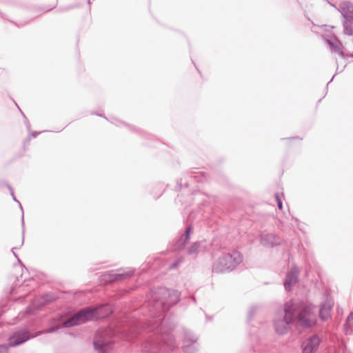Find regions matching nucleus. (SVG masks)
<instances>
[{"label":"nucleus","instance_id":"obj_1","mask_svg":"<svg viewBox=\"0 0 353 353\" xmlns=\"http://www.w3.org/2000/svg\"><path fill=\"white\" fill-rule=\"evenodd\" d=\"M180 295V292L176 290L160 288L150 292L148 303L145 307L148 309L150 316L159 318L179 302Z\"/></svg>","mask_w":353,"mask_h":353},{"label":"nucleus","instance_id":"obj_2","mask_svg":"<svg viewBox=\"0 0 353 353\" xmlns=\"http://www.w3.org/2000/svg\"><path fill=\"white\" fill-rule=\"evenodd\" d=\"M159 324L156 321L152 326H148V332H157L161 333V336H156L145 341L141 346L142 353H168L175 347V340L170 332H162L159 328Z\"/></svg>","mask_w":353,"mask_h":353},{"label":"nucleus","instance_id":"obj_3","mask_svg":"<svg viewBox=\"0 0 353 353\" xmlns=\"http://www.w3.org/2000/svg\"><path fill=\"white\" fill-rule=\"evenodd\" d=\"M243 259L241 253L236 250L225 253L213 263L212 272L222 273L232 271L243 261Z\"/></svg>","mask_w":353,"mask_h":353},{"label":"nucleus","instance_id":"obj_4","mask_svg":"<svg viewBox=\"0 0 353 353\" xmlns=\"http://www.w3.org/2000/svg\"><path fill=\"white\" fill-rule=\"evenodd\" d=\"M294 308L292 302L289 301L284 305V315L277 316L274 321L276 333L283 335L287 333L290 324L294 321Z\"/></svg>","mask_w":353,"mask_h":353},{"label":"nucleus","instance_id":"obj_5","mask_svg":"<svg viewBox=\"0 0 353 353\" xmlns=\"http://www.w3.org/2000/svg\"><path fill=\"white\" fill-rule=\"evenodd\" d=\"M94 349L99 353H106L113 347L110 329L101 328L97 331L93 340Z\"/></svg>","mask_w":353,"mask_h":353},{"label":"nucleus","instance_id":"obj_6","mask_svg":"<svg viewBox=\"0 0 353 353\" xmlns=\"http://www.w3.org/2000/svg\"><path fill=\"white\" fill-rule=\"evenodd\" d=\"M316 321L314 307L311 304H303L297 315V325L307 328L315 325Z\"/></svg>","mask_w":353,"mask_h":353},{"label":"nucleus","instance_id":"obj_7","mask_svg":"<svg viewBox=\"0 0 353 353\" xmlns=\"http://www.w3.org/2000/svg\"><path fill=\"white\" fill-rule=\"evenodd\" d=\"M83 323H85L84 320L82 319L81 314H80L79 312L78 311L77 312L74 314L72 316L69 317L61 325L52 326L48 329H46L45 330H43V331L39 332L37 335H38L39 334L55 332L59 329H60L61 327H70L79 325Z\"/></svg>","mask_w":353,"mask_h":353},{"label":"nucleus","instance_id":"obj_8","mask_svg":"<svg viewBox=\"0 0 353 353\" xmlns=\"http://www.w3.org/2000/svg\"><path fill=\"white\" fill-rule=\"evenodd\" d=\"M34 336V335L30 334L28 329H23L14 332L12 335L9 337L8 345L11 347H15Z\"/></svg>","mask_w":353,"mask_h":353},{"label":"nucleus","instance_id":"obj_9","mask_svg":"<svg viewBox=\"0 0 353 353\" xmlns=\"http://www.w3.org/2000/svg\"><path fill=\"white\" fill-rule=\"evenodd\" d=\"M321 342V339L316 334L309 336L302 343V353L316 352Z\"/></svg>","mask_w":353,"mask_h":353},{"label":"nucleus","instance_id":"obj_10","mask_svg":"<svg viewBox=\"0 0 353 353\" xmlns=\"http://www.w3.org/2000/svg\"><path fill=\"white\" fill-rule=\"evenodd\" d=\"M143 327L142 322L133 321L128 329L123 331V337L128 341H132L140 333V330Z\"/></svg>","mask_w":353,"mask_h":353},{"label":"nucleus","instance_id":"obj_11","mask_svg":"<svg viewBox=\"0 0 353 353\" xmlns=\"http://www.w3.org/2000/svg\"><path fill=\"white\" fill-rule=\"evenodd\" d=\"M101 307L102 306L97 307H86L81 309L79 312L80 314H81L84 322L86 323L95 319H98L99 317V311Z\"/></svg>","mask_w":353,"mask_h":353},{"label":"nucleus","instance_id":"obj_12","mask_svg":"<svg viewBox=\"0 0 353 353\" xmlns=\"http://www.w3.org/2000/svg\"><path fill=\"white\" fill-rule=\"evenodd\" d=\"M299 273V269L296 266H294L287 274L284 281V287L287 291L291 290L292 286L297 283Z\"/></svg>","mask_w":353,"mask_h":353},{"label":"nucleus","instance_id":"obj_13","mask_svg":"<svg viewBox=\"0 0 353 353\" xmlns=\"http://www.w3.org/2000/svg\"><path fill=\"white\" fill-rule=\"evenodd\" d=\"M339 12L345 20L353 21V3L350 1H343L339 4Z\"/></svg>","mask_w":353,"mask_h":353},{"label":"nucleus","instance_id":"obj_14","mask_svg":"<svg viewBox=\"0 0 353 353\" xmlns=\"http://www.w3.org/2000/svg\"><path fill=\"white\" fill-rule=\"evenodd\" d=\"M196 341L197 338L195 336L188 333L184 340L185 344L183 346V352L185 353H194L197 350Z\"/></svg>","mask_w":353,"mask_h":353},{"label":"nucleus","instance_id":"obj_15","mask_svg":"<svg viewBox=\"0 0 353 353\" xmlns=\"http://www.w3.org/2000/svg\"><path fill=\"white\" fill-rule=\"evenodd\" d=\"M261 242L263 246L272 248L279 245L281 243V239L279 236L270 233L263 235L261 239Z\"/></svg>","mask_w":353,"mask_h":353},{"label":"nucleus","instance_id":"obj_16","mask_svg":"<svg viewBox=\"0 0 353 353\" xmlns=\"http://www.w3.org/2000/svg\"><path fill=\"white\" fill-rule=\"evenodd\" d=\"M327 42L334 52L338 53L340 56L343 57V45L336 38L327 39Z\"/></svg>","mask_w":353,"mask_h":353},{"label":"nucleus","instance_id":"obj_17","mask_svg":"<svg viewBox=\"0 0 353 353\" xmlns=\"http://www.w3.org/2000/svg\"><path fill=\"white\" fill-rule=\"evenodd\" d=\"M134 274V270H130L121 274H110L108 279H105V283H111L113 281H120L131 276Z\"/></svg>","mask_w":353,"mask_h":353},{"label":"nucleus","instance_id":"obj_18","mask_svg":"<svg viewBox=\"0 0 353 353\" xmlns=\"http://www.w3.org/2000/svg\"><path fill=\"white\" fill-rule=\"evenodd\" d=\"M332 307L326 303L321 305L319 316L323 321L327 320L331 316Z\"/></svg>","mask_w":353,"mask_h":353},{"label":"nucleus","instance_id":"obj_19","mask_svg":"<svg viewBox=\"0 0 353 353\" xmlns=\"http://www.w3.org/2000/svg\"><path fill=\"white\" fill-rule=\"evenodd\" d=\"M191 231H192L191 226H188L186 228V230L185 231V233L183 234V236L179 240V243L180 245L177 247L178 249L183 248V247L185 246L186 243L190 240V235Z\"/></svg>","mask_w":353,"mask_h":353},{"label":"nucleus","instance_id":"obj_20","mask_svg":"<svg viewBox=\"0 0 353 353\" xmlns=\"http://www.w3.org/2000/svg\"><path fill=\"white\" fill-rule=\"evenodd\" d=\"M203 242L202 241H196L194 243L191 247L188 249V254H197L200 252H201L203 250V247H202Z\"/></svg>","mask_w":353,"mask_h":353},{"label":"nucleus","instance_id":"obj_21","mask_svg":"<svg viewBox=\"0 0 353 353\" xmlns=\"http://www.w3.org/2000/svg\"><path fill=\"white\" fill-rule=\"evenodd\" d=\"M350 21L345 20L343 23L344 34L352 36L353 34V27L350 23Z\"/></svg>","mask_w":353,"mask_h":353},{"label":"nucleus","instance_id":"obj_22","mask_svg":"<svg viewBox=\"0 0 353 353\" xmlns=\"http://www.w3.org/2000/svg\"><path fill=\"white\" fill-rule=\"evenodd\" d=\"M353 319V312H350L348 315L346 322L344 324V330L346 333V334H353V331L351 328L349 327V323Z\"/></svg>","mask_w":353,"mask_h":353},{"label":"nucleus","instance_id":"obj_23","mask_svg":"<svg viewBox=\"0 0 353 353\" xmlns=\"http://www.w3.org/2000/svg\"><path fill=\"white\" fill-rule=\"evenodd\" d=\"M275 199L276 201L279 209V210H282L283 205H282L281 198V196H279V194H275Z\"/></svg>","mask_w":353,"mask_h":353},{"label":"nucleus","instance_id":"obj_24","mask_svg":"<svg viewBox=\"0 0 353 353\" xmlns=\"http://www.w3.org/2000/svg\"><path fill=\"white\" fill-rule=\"evenodd\" d=\"M182 262V259H177L175 262L170 265V269H175L178 267L179 264Z\"/></svg>","mask_w":353,"mask_h":353},{"label":"nucleus","instance_id":"obj_25","mask_svg":"<svg viewBox=\"0 0 353 353\" xmlns=\"http://www.w3.org/2000/svg\"><path fill=\"white\" fill-rule=\"evenodd\" d=\"M9 188H10V192H11V195H12V196L13 199H14L16 202H17V203L19 204V206H20L21 209H22L21 204V203H20V202H19V201L16 199V197H15V196H14V191H13L12 188L11 187H9Z\"/></svg>","mask_w":353,"mask_h":353},{"label":"nucleus","instance_id":"obj_26","mask_svg":"<svg viewBox=\"0 0 353 353\" xmlns=\"http://www.w3.org/2000/svg\"><path fill=\"white\" fill-rule=\"evenodd\" d=\"M0 353H8V347L5 345H0Z\"/></svg>","mask_w":353,"mask_h":353},{"label":"nucleus","instance_id":"obj_27","mask_svg":"<svg viewBox=\"0 0 353 353\" xmlns=\"http://www.w3.org/2000/svg\"><path fill=\"white\" fill-rule=\"evenodd\" d=\"M255 310H256V307H252L250 309V313H249V316H248L249 319H250L252 317V316L254 315V313Z\"/></svg>","mask_w":353,"mask_h":353},{"label":"nucleus","instance_id":"obj_28","mask_svg":"<svg viewBox=\"0 0 353 353\" xmlns=\"http://www.w3.org/2000/svg\"><path fill=\"white\" fill-rule=\"evenodd\" d=\"M40 132H34L32 135L33 137H36Z\"/></svg>","mask_w":353,"mask_h":353},{"label":"nucleus","instance_id":"obj_29","mask_svg":"<svg viewBox=\"0 0 353 353\" xmlns=\"http://www.w3.org/2000/svg\"><path fill=\"white\" fill-rule=\"evenodd\" d=\"M30 312V308L28 307L24 313H25V314H29Z\"/></svg>","mask_w":353,"mask_h":353},{"label":"nucleus","instance_id":"obj_30","mask_svg":"<svg viewBox=\"0 0 353 353\" xmlns=\"http://www.w3.org/2000/svg\"><path fill=\"white\" fill-rule=\"evenodd\" d=\"M12 253H13L14 256L16 258H17V259H18V255L14 252V248H12Z\"/></svg>","mask_w":353,"mask_h":353},{"label":"nucleus","instance_id":"obj_31","mask_svg":"<svg viewBox=\"0 0 353 353\" xmlns=\"http://www.w3.org/2000/svg\"><path fill=\"white\" fill-rule=\"evenodd\" d=\"M27 127L28 128H30V123L28 122H27Z\"/></svg>","mask_w":353,"mask_h":353},{"label":"nucleus","instance_id":"obj_32","mask_svg":"<svg viewBox=\"0 0 353 353\" xmlns=\"http://www.w3.org/2000/svg\"><path fill=\"white\" fill-rule=\"evenodd\" d=\"M88 3H90V0H88Z\"/></svg>","mask_w":353,"mask_h":353},{"label":"nucleus","instance_id":"obj_33","mask_svg":"<svg viewBox=\"0 0 353 353\" xmlns=\"http://www.w3.org/2000/svg\"><path fill=\"white\" fill-rule=\"evenodd\" d=\"M344 353H347V352H344ZM348 353H350V352H348Z\"/></svg>","mask_w":353,"mask_h":353}]
</instances>
